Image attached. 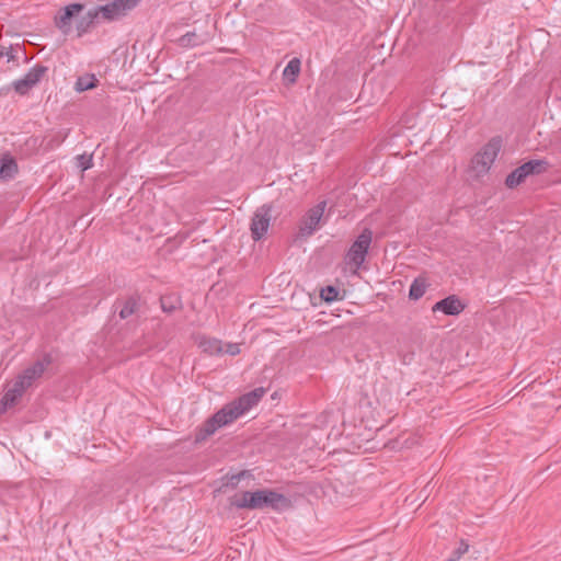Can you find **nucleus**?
<instances>
[{
    "label": "nucleus",
    "instance_id": "1",
    "mask_svg": "<svg viewBox=\"0 0 561 561\" xmlns=\"http://www.w3.org/2000/svg\"><path fill=\"white\" fill-rule=\"evenodd\" d=\"M137 4V0H115L105 5L84 10L79 3H71L61 9L55 20L57 26L68 32L72 23H76L80 33L90 31V27L96 24L115 21L126 14L128 10Z\"/></svg>",
    "mask_w": 561,
    "mask_h": 561
},
{
    "label": "nucleus",
    "instance_id": "2",
    "mask_svg": "<svg viewBox=\"0 0 561 561\" xmlns=\"http://www.w3.org/2000/svg\"><path fill=\"white\" fill-rule=\"evenodd\" d=\"M264 388H255L254 390L242 394L237 400L224 405L214 415L208 417L196 431L195 443L205 442L214 435L219 428L233 423L238 417L256 405L264 396Z\"/></svg>",
    "mask_w": 561,
    "mask_h": 561
},
{
    "label": "nucleus",
    "instance_id": "3",
    "mask_svg": "<svg viewBox=\"0 0 561 561\" xmlns=\"http://www.w3.org/2000/svg\"><path fill=\"white\" fill-rule=\"evenodd\" d=\"M502 148V138H491L471 159V169L477 176L486 174Z\"/></svg>",
    "mask_w": 561,
    "mask_h": 561
},
{
    "label": "nucleus",
    "instance_id": "4",
    "mask_svg": "<svg viewBox=\"0 0 561 561\" xmlns=\"http://www.w3.org/2000/svg\"><path fill=\"white\" fill-rule=\"evenodd\" d=\"M549 163L546 160L537 159L529 160L515 170H513L505 180V185L508 188H514L525 182L529 175L540 174L545 172Z\"/></svg>",
    "mask_w": 561,
    "mask_h": 561
},
{
    "label": "nucleus",
    "instance_id": "5",
    "mask_svg": "<svg viewBox=\"0 0 561 561\" xmlns=\"http://www.w3.org/2000/svg\"><path fill=\"white\" fill-rule=\"evenodd\" d=\"M371 231L368 228H365L351 245L346 254V259L348 263L354 265L356 268H359L365 262L371 243Z\"/></svg>",
    "mask_w": 561,
    "mask_h": 561
},
{
    "label": "nucleus",
    "instance_id": "6",
    "mask_svg": "<svg viewBox=\"0 0 561 561\" xmlns=\"http://www.w3.org/2000/svg\"><path fill=\"white\" fill-rule=\"evenodd\" d=\"M254 494L256 510L282 511L289 505V500L284 494L272 489H259Z\"/></svg>",
    "mask_w": 561,
    "mask_h": 561
},
{
    "label": "nucleus",
    "instance_id": "7",
    "mask_svg": "<svg viewBox=\"0 0 561 561\" xmlns=\"http://www.w3.org/2000/svg\"><path fill=\"white\" fill-rule=\"evenodd\" d=\"M325 207L327 202L322 201L307 211L299 226L301 237H310L319 228Z\"/></svg>",
    "mask_w": 561,
    "mask_h": 561
},
{
    "label": "nucleus",
    "instance_id": "8",
    "mask_svg": "<svg viewBox=\"0 0 561 561\" xmlns=\"http://www.w3.org/2000/svg\"><path fill=\"white\" fill-rule=\"evenodd\" d=\"M271 210L270 205H263L255 210L250 226L253 240H261L267 232L272 218Z\"/></svg>",
    "mask_w": 561,
    "mask_h": 561
},
{
    "label": "nucleus",
    "instance_id": "9",
    "mask_svg": "<svg viewBox=\"0 0 561 561\" xmlns=\"http://www.w3.org/2000/svg\"><path fill=\"white\" fill-rule=\"evenodd\" d=\"M47 67L42 65H35L28 70V72L21 79L13 82L14 91L21 95L26 94L32 88H34L46 73Z\"/></svg>",
    "mask_w": 561,
    "mask_h": 561
},
{
    "label": "nucleus",
    "instance_id": "10",
    "mask_svg": "<svg viewBox=\"0 0 561 561\" xmlns=\"http://www.w3.org/2000/svg\"><path fill=\"white\" fill-rule=\"evenodd\" d=\"M51 364V358L49 355H45L42 359L35 362L32 366L24 369L19 377L24 381V383L30 388L33 382L42 377L46 368Z\"/></svg>",
    "mask_w": 561,
    "mask_h": 561
},
{
    "label": "nucleus",
    "instance_id": "11",
    "mask_svg": "<svg viewBox=\"0 0 561 561\" xmlns=\"http://www.w3.org/2000/svg\"><path fill=\"white\" fill-rule=\"evenodd\" d=\"M466 308V305L456 296L450 295L444 299L438 300L433 307L432 311H440L446 316H458Z\"/></svg>",
    "mask_w": 561,
    "mask_h": 561
},
{
    "label": "nucleus",
    "instance_id": "12",
    "mask_svg": "<svg viewBox=\"0 0 561 561\" xmlns=\"http://www.w3.org/2000/svg\"><path fill=\"white\" fill-rule=\"evenodd\" d=\"M19 172V165L15 158L9 152L0 157V181L8 182L15 178Z\"/></svg>",
    "mask_w": 561,
    "mask_h": 561
},
{
    "label": "nucleus",
    "instance_id": "13",
    "mask_svg": "<svg viewBox=\"0 0 561 561\" xmlns=\"http://www.w3.org/2000/svg\"><path fill=\"white\" fill-rule=\"evenodd\" d=\"M229 504L231 507H236L238 510H256L254 491H242L236 493L229 497Z\"/></svg>",
    "mask_w": 561,
    "mask_h": 561
},
{
    "label": "nucleus",
    "instance_id": "14",
    "mask_svg": "<svg viewBox=\"0 0 561 561\" xmlns=\"http://www.w3.org/2000/svg\"><path fill=\"white\" fill-rule=\"evenodd\" d=\"M198 346L209 355L222 354V343L215 337H202Z\"/></svg>",
    "mask_w": 561,
    "mask_h": 561
},
{
    "label": "nucleus",
    "instance_id": "15",
    "mask_svg": "<svg viewBox=\"0 0 561 561\" xmlns=\"http://www.w3.org/2000/svg\"><path fill=\"white\" fill-rule=\"evenodd\" d=\"M300 66L301 62L298 58H293L291 60H289V62L287 64L283 71V79L287 81L289 84L295 83L300 73Z\"/></svg>",
    "mask_w": 561,
    "mask_h": 561
},
{
    "label": "nucleus",
    "instance_id": "16",
    "mask_svg": "<svg viewBox=\"0 0 561 561\" xmlns=\"http://www.w3.org/2000/svg\"><path fill=\"white\" fill-rule=\"evenodd\" d=\"M427 287L428 283L424 277H416L410 286L409 298L411 300H419L421 297H423Z\"/></svg>",
    "mask_w": 561,
    "mask_h": 561
},
{
    "label": "nucleus",
    "instance_id": "17",
    "mask_svg": "<svg viewBox=\"0 0 561 561\" xmlns=\"http://www.w3.org/2000/svg\"><path fill=\"white\" fill-rule=\"evenodd\" d=\"M159 301L161 309L167 313H172L181 307V299L176 294L161 296Z\"/></svg>",
    "mask_w": 561,
    "mask_h": 561
},
{
    "label": "nucleus",
    "instance_id": "18",
    "mask_svg": "<svg viewBox=\"0 0 561 561\" xmlns=\"http://www.w3.org/2000/svg\"><path fill=\"white\" fill-rule=\"evenodd\" d=\"M20 399L21 396L12 392V390L8 387L2 399L0 400V415L5 413L9 409L13 408Z\"/></svg>",
    "mask_w": 561,
    "mask_h": 561
},
{
    "label": "nucleus",
    "instance_id": "19",
    "mask_svg": "<svg viewBox=\"0 0 561 561\" xmlns=\"http://www.w3.org/2000/svg\"><path fill=\"white\" fill-rule=\"evenodd\" d=\"M98 84V79L94 75H85L82 77H79L75 84V90L77 92H83L87 90H91L95 88Z\"/></svg>",
    "mask_w": 561,
    "mask_h": 561
},
{
    "label": "nucleus",
    "instance_id": "20",
    "mask_svg": "<svg viewBox=\"0 0 561 561\" xmlns=\"http://www.w3.org/2000/svg\"><path fill=\"white\" fill-rule=\"evenodd\" d=\"M320 297L325 302H332V301L339 300L340 299L339 298V289L334 286L329 285L321 289Z\"/></svg>",
    "mask_w": 561,
    "mask_h": 561
},
{
    "label": "nucleus",
    "instance_id": "21",
    "mask_svg": "<svg viewBox=\"0 0 561 561\" xmlns=\"http://www.w3.org/2000/svg\"><path fill=\"white\" fill-rule=\"evenodd\" d=\"M138 304L134 298L128 299L119 310V317L126 319L137 310Z\"/></svg>",
    "mask_w": 561,
    "mask_h": 561
},
{
    "label": "nucleus",
    "instance_id": "22",
    "mask_svg": "<svg viewBox=\"0 0 561 561\" xmlns=\"http://www.w3.org/2000/svg\"><path fill=\"white\" fill-rule=\"evenodd\" d=\"M77 165L81 169V171H85L93 165V158L90 154H80L77 157Z\"/></svg>",
    "mask_w": 561,
    "mask_h": 561
},
{
    "label": "nucleus",
    "instance_id": "23",
    "mask_svg": "<svg viewBox=\"0 0 561 561\" xmlns=\"http://www.w3.org/2000/svg\"><path fill=\"white\" fill-rule=\"evenodd\" d=\"M12 392H15L18 394H20L21 397L23 396V393L25 392V390L28 388L24 381L18 376L16 379L10 385L8 386Z\"/></svg>",
    "mask_w": 561,
    "mask_h": 561
},
{
    "label": "nucleus",
    "instance_id": "24",
    "mask_svg": "<svg viewBox=\"0 0 561 561\" xmlns=\"http://www.w3.org/2000/svg\"><path fill=\"white\" fill-rule=\"evenodd\" d=\"M229 354L231 356L240 353V345L238 343H226L222 345V354Z\"/></svg>",
    "mask_w": 561,
    "mask_h": 561
},
{
    "label": "nucleus",
    "instance_id": "25",
    "mask_svg": "<svg viewBox=\"0 0 561 561\" xmlns=\"http://www.w3.org/2000/svg\"><path fill=\"white\" fill-rule=\"evenodd\" d=\"M469 549V545L465 541H461L459 543V547L453 552V556L456 557L458 560L461 558L462 554H465Z\"/></svg>",
    "mask_w": 561,
    "mask_h": 561
},
{
    "label": "nucleus",
    "instance_id": "26",
    "mask_svg": "<svg viewBox=\"0 0 561 561\" xmlns=\"http://www.w3.org/2000/svg\"><path fill=\"white\" fill-rule=\"evenodd\" d=\"M198 37H184V36H181V37H178V42L181 46H190V45H196L198 44V42H196L195 39H197Z\"/></svg>",
    "mask_w": 561,
    "mask_h": 561
},
{
    "label": "nucleus",
    "instance_id": "27",
    "mask_svg": "<svg viewBox=\"0 0 561 561\" xmlns=\"http://www.w3.org/2000/svg\"><path fill=\"white\" fill-rule=\"evenodd\" d=\"M239 479L237 477V474H231L229 478H228V481H227V485L228 486H231V488H237L238 484H239Z\"/></svg>",
    "mask_w": 561,
    "mask_h": 561
},
{
    "label": "nucleus",
    "instance_id": "28",
    "mask_svg": "<svg viewBox=\"0 0 561 561\" xmlns=\"http://www.w3.org/2000/svg\"><path fill=\"white\" fill-rule=\"evenodd\" d=\"M4 58H5L7 62H10L11 60H13L15 58L13 55V50L5 48Z\"/></svg>",
    "mask_w": 561,
    "mask_h": 561
},
{
    "label": "nucleus",
    "instance_id": "29",
    "mask_svg": "<svg viewBox=\"0 0 561 561\" xmlns=\"http://www.w3.org/2000/svg\"><path fill=\"white\" fill-rule=\"evenodd\" d=\"M236 474H237L239 481H241L248 474V471H240V472H238Z\"/></svg>",
    "mask_w": 561,
    "mask_h": 561
},
{
    "label": "nucleus",
    "instance_id": "30",
    "mask_svg": "<svg viewBox=\"0 0 561 561\" xmlns=\"http://www.w3.org/2000/svg\"><path fill=\"white\" fill-rule=\"evenodd\" d=\"M5 48H0V60L4 58Z\"/></svg>",
    "mask_w": 561,
    "mask_h": 561
},
{
    "label": "nucleus",
    "instance_id": "31",
    "mask_svg": "<svg viewBox=\"0 0 561 561\" xmlns=\"http://www.w3.org/2000/svg\"><path fill=\"white\" fill-rule=\"evenodd\" d=\"M183 35L188 36V35H195V34L192 31H186Z\"/></svg>",
    "mask_w": 561,
    "mask_h": 561
},
{
    "label": "nucleus",
    "instance_id": "32",
    "mask_svg": "<svg viewBox=\"0 0 561 561\" xmlns=\"http://www.w3.org/2000/svg\"><path fill=\"white\" fill-rule=\"evenodd\" d=\"M446 561H458V559L454 556H451L449 559H447Z\"/></svg>",
    "mask_w": 561,
    "mask_h": 561
},
{
    "label": "nucleus",
    "instance_id": "33",
    "mask_svg": "<svg viewBox=\"0 0 561 561\" xmlns=\"http://www.w3.org/2000/svg\"><path fill=\"white\" fill-rule=\"evenodd\" d=\"M399 37H394V39L392 41L391 45H394L396 44V41L398 39Z\"/></svg>",
    "mask_w": 561,
    "mask_h": 561
}]
</instances>
